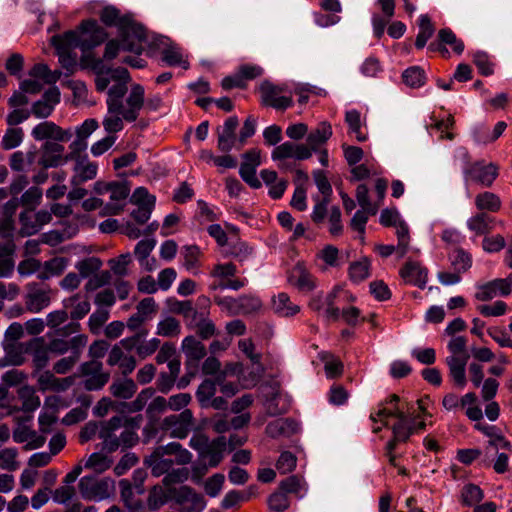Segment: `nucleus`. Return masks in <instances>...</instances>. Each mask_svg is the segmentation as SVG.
I'll return each instance as SVG.
<instances>
[{
	"label": "nucleus",
	"mask_w": 512,
	"mask_h": 512,
	"mask_svg": "<svg viewBox=\"0 0 512 512\" xmlns=\"http://www.w3.org/2000/svg\"><path fill=\"white\" fill-rule=\"evenodd\" d=\"M84 61L96 75L97 91L107 90V113L102 121L105 131L116 133L123 129L124 121H136L144 107V87L134 83L128 90L127 84L131 77L126 68H109L103 60L93 57H87Z\"/></svg>",
	"instance_id": "obj_1"
},
{
	"label": "nucleus",
	"mask_w": 512,
	"mask_h": 512,
	"mask_svg": "<svg viewBox=\"0 0 512 512\" xmlns=\"http://www.w3.org/2000/svg\"><path fill=\"white\" fill-rule=\"evenodd\" d=\"M100 19L106 26L118 29L125 50L136 55L143 52V44L147 41L146 30L131 15L121 14L115 6L108 5L101 10Z\"/></svg>",
	"instance_id": "obj_2"
},
{
	"label": "nucleus",
	"mask_w": 512,
	"mask_h": 512,
	"mask_svg": "<svg viewBox=\"0 0 512 512\" xmlns=\"http://www.w3.org/2000/svg\"><path fill=\"white\" fill-rule=\"evenodd\" d=\"M51 331L47 333L49 338L48 349L52 354L63 355L69 350L82 351L86 346L88 338L79 334L80 325L78 322H52Z\"/></svg>",
	"instance_id": "obj_3"
},
{
	"label": "nucleus",
	"mask_w": 512,
	"mask_h": 512,
	"mask_svg": "<svg viewBox=\"0 0 512 512\" xmlns=\"http://www.w3.org/2000/svg\"><path fill=\"white\" fill-rule=\"evenodd\" d=\"M52 45L57 50L59 63L67 74H72L77 68V55L72 49L80 47L79 35L75 31H68L64 35H55L51 39Z\"/></svg>",
	"instance_id": "obj_4"
},
{
	"label": "nucleus",
	"mask_w": 512,
	"mask_h": 512,
	"mask_svg": "<svg viewBox=\"0 0 512 512\" xmlns=\"http://www.w3.org/2000/svg\"><path fill=\"white\" fill-rule=\"evenodd\" d=\"M334 297V291L329 293L327 296H324L323 293H318L310 300L309 306L311 309L317 311L324 309L325 315L328 318L352 320L360 316L359 309L352 305H347L341 309L335 307L332 303Z\"/></svg>",
	"instance_id": "obj_5"
},
{
	"label": "nucleus",
	"mask_w": 512,
	"mask_h": 512,
	"mask_svg": "<svg viewBox=\"0 0 512 512\" xmlns=\"http://www.w3.org/2000/svg\"><path fill=\"white\" fill-rule=\"evenodd\" d=\"M78 489L86 500H104L110 497L113 481L109 478L99 479L96 476L87 475L79 480Z\"/></svg>",
	"instance_id": "obj_6"
},
{
	"label": "nucleus",
	"mask_w": 512,
	"mask_h": 512,
	"mask_svg": "<svg viewBox=\"0 0 512 512\" xmlns=\"http://www.w3.org/2000/svg\"><path fill=\"white\" fill-rule=\"evenodd\" d=\"M195 420L190 409H185L179 414L165 417L160 423V429L170 432L172 438L183 439L194 429Z\"/></svg>",
	"instance_id": "obj_7"
},
{
	"label": "nucleus",
	"mask_w": 512,
	"mask_h": 512,
	"mask_svg": "<svg viewBox=\"0 0 512 512\" xmlns=\"http://www.w3.org/2000/svg\"><path fill=\"white\" fill-rule=\"evenodd\" d=\"M311 157V151L304 144H296L293 142H284L276 146L272 153L271 158L273 161H279L278 167L283 170L292 169V165L288 164L286 159L306 160Z\"/></svg>",
	"instance_id": "obj_8"
},
{
	"label": "nucleus",
	"mask_w": 512,
	"mask_h": 512,
	"mask_svg": "<svg viewBox=\"0 0 512 512\" xmlns=\"http://www.w3.org/2000/svg\"><path fill=\"white\" fill-rule=\"evenodd\" d=\"M238 126V118L230 116L222 126L217 127V148L219 151L229 153L233 149L240 150L243 147V145H240L239 135L236 134Z\"/></svg>",
	"instance_id": "obj_9"
},
{
	"label": "nucleus",
	"mask_w": 512,
	"mask_h": 512,
	"mask_svg": "<svg viewBox=\"0 0 512 512\" xmlns=\"http://www.w3.org/2000/svg\"><path fill=\"white\" fill-rule=\"evenodd\" d=\"M498 177V167L494 163L485 164L483 160L473 162L472 166L463 174L466 186L470 182L490 187Z\"/></svg>",
	"instance_id": "obj_10"
},
{
	"label": "nucleus",
	"mask_w": 512,
	"mask_h": 512,
	"mask_svg": "<svg viewBox=\"0 0 512 512\" xmlns=\"http://www.w3.org/2000/svg\"><path fill=\"white\" fill-rule=\"evenodd\" d=\"M60 141H46L40 150L39 165L43 169L56 168L73 159V154H65V147Z\"/></svg>",
	"instance_id": "obj_11"
},
{
	"label": "nucleus",
	"mask_w": 512,
	"mask_h": 512,
	"mask_svg": "<svg viewBox=\"0 0 512 512\" xmlns=\"http://www.w3.org/2000/svg\"><path fill=\"white\" fill-rule=\"evenodd\" d=\"M90 311L89 301L80 296H72L63 302V310L50 313L47 320H79L87 315Z\"/></svg>",
	"instance_id": "obj_12"
},
{
	"label": "nucleus",
	"mask_w": 512,
	"mask_h": 512,
	"mask_svg": "<svg viewBox=\"0 0 512 512\" xmlns=\"http://www.w3.org/2000/svg\"><path fill=\"white\" fill-rule=\"evenodd\" d=\"M52 220L51 212L46 209L38 211L24 209L19 215L20 234L31 236L38 233L44 225Z\"/></svg>",
	"instance_id": "obj_13"
},
{
	"label": "nucleus",
	"mask_w": 512,
	"mask_h": 512,
	"mask_svg": "<svg viewBox=\"0 0 512 512\" xmlns=\"http://www.w3.org/2000/svg\"><path fill=\"white\" fill-rule=\"evenodd\" d=\"M155 201V197L145 187L136 188L130 198V202L137 206L131 213L133 219L139 224L147 222L155 207Z\"/></svg>",
	"instance_id": "obj_14"
},
{
	"label": "nucleus",
	"mask_w": 512,
	"mask_h": 512,
	"mask_svg": "<svg viewBox=\"0 0 512 512\" xmlns=\"http://www.w3.org/2000/svg\"><path fill=\"white\" fill-rule=\"evenodd\" d=\"M83 38L79 36L80 48L87 50L103 43L108 38L107 31L96 20L88 19L81 23Z\"/></svg>",
	"instance_id": "obj_15"
},
{
	"label": "nucleus",
	"mask_w": 512,
	"mask_h": 512,
	"mask_svg": "<svg viewBox=\"0 0 512 512\" xmlns=\"http://www.w3.org/2000/svg\"><path fill=\"white\" fill-rule=\"evenodd\" d=\"M263 102L275 109L284 110L292 105V97L286 94L285 86H277L269 82L261 85Z\"/></svg>",
	"instance_id": "obj_16"
},
{
	"label": "nucleus",
	"mask_w": 512,
	"mask_h": 512,
	"mask_svg": "<svg viewBox=\"0 0 512 512\" xmlns=\"http://www.w3.org/2000/svg\"><path fill=\"white\" fill-rule=\"evenodd\" d=\"M122 421V417L114 416L108 421L100 422L98 436L103 441L102 449L108 453L115 452L120 447V439L115 432L122 426Z\"/></svg>",
	"instance_id": "obj_17"
},
{
	"label": "nucleus",
	"mask_w": 512,
	"mask_h": 512,
	"mask_svg": "<svg viewBox=\"0 0 512 512\" xmlns=\"http://www.w3.org/2000/svg\"><path fill=\"white\" fill-rule=\"evenodd\" d=\"M472 266V256L462 248H456L450 253V286L461 281V273Z\"/></svg>",
	"instance_id": "obj_18"
},
{
	"label": "nucleus",
	"mask_w": 512,
	"mask_h": 512,
	"mask_svg": "<svg viewBox=\"0 0 512 512\" xmlns=\"http://www.w3.org/2000/svg\"><path fill=\"white\" fill-rule=\"evenodd\" d=\"M27 350L31 352L32 355V366L33 373L32 375L35 377L36 373H39L43 370L49 363V353L48 344L45 342L44 337H35L29 341Z\"/></svg>",
	"instance_id": "obj_19"
},
{
	"label": "nucleus",
	"mask_w": 512,
	"mask_h": 512,
	"mask_svg": "<svg viewBox=\"0 0 512 512\" xmlns=\"http://www.w3.org/2000/svg\"><path fill=\"white\" fill-rule=\"evenodd\" d=\"M32 137L37 141H67L71 137L69 131L62 130L58 125L51 121H44L36 125L31 131Z\"/></svg>",
	"instance_id": "obj_20"
},
{
	"label": "nucleus",
	"mask_w": 512,
	"mask_h": 512,
	"mask_svg": "<svg viewBox=\"0 0 512 512\" xmlns=\"http://www.w3.org/2000/svg\"><path fill=\"white\" fill-rule=\"evenodd\" d=\"M129 192L130 189L125 183L111 182V187L109 189L110 202L104 208V215L119 214L125 206V200L128 197Z\"/></svg>",
	"instance_id": "obj_21"
},
{
	"label": "nucleus",
	"mask_w": 512,
	"mask_h": 512,
	"mask_svg": "<svg viewBox=\"0 0 512 512\" xmlns=\"http://www.w3.org/2000/svg\"><path fill=\"white\" fill-rule=\"evenodd\" d=\"M37 385L41 391H54L63 392L66 391L73 384L72 377L57 378L53 372L49 370L40 371L36 373Z\"/></svg>",
	"instance_id": "obj_22"
},
{
	"label": "nucleus",
	"mask_w": 512,
	"mask_h": 512,
	"mask_svg": "<svg viewBox=\"0 0 512 512\" xmlns=\"http://www.w3.org/2000/svg\"><path fill=\"white\" fill-rule=\"evenodd\" d=\"M27 288L25 304L29 312L38 313L49 305L50 296L46 289L39 288L37 283H29Z\"/></svg>",
	"instance_id": "obj_23"
},
{
	"label": "nucleus",
	"mask_w": 512,
	"mask_h": 512,
	"mask_svg": "<svg viewBox=\"0 0 512 512\" xmlns=\"http://www.w3.org/2000/svg\"><path fill=\"white\" fill-rule=\"evenodd\" d=\"M98 166L96 163L89 161L87 156L76 158L74 166V175L71 178V185L78 186L82 183L92 180L96 177Z\"/></svg>",
	"instance_id": "obj_24"
},
{
	"label": "nucleus",
	"mask_w": 512,
	"mask_h": 512,
	"mask_svg": "<svg viewBox=\"0 0 512 512\" xmlns=\"http://www.w3.org/2000/svg\"><path fill=\"white\" fill-rule=\"evenodd\" d=\"M300 430L299 424L291 418H279L267 424L265 432L271 438L291 437Z\"/></svg>",
	"instance_id": "obj_25"
},
{
	"label": "nucleus",
	"mask_w": 512,
	"mask_h": 512,
	"mask_svg": "<svg viewBox=\"0 0 512 512\" xmlns=\"http://www.w3.org/2000/svg\"><path fill=\"white\" fill-rule=\"evenodd\" d=\"M291 283L302 292L316 289L317 280L302 263H297L290 275Z\"/></svg>",
	"instance_id": "obj_26"
},
{
	"label": "nucleus",
	"mask_w": 512,
	"mask_h": 512,
	"mask_svg": "<svg viewBox=\"0 0 512 512\" xmlns=\"http://www.w3.org/2000/svg\"><path fill=\"white\" fill-rule=\"evenodd\" d=\"M405 283L423 288L427 282V270L419 262L408 261L400 270Z\"/></svg>",
	"instance_id": "obj_27"
},
{
	"label": "nucleus",
	"mask_w": 512,
	"mask_h": 512,
	"mask_svg": "<svg viewBox=\"0 0 512 512\" xmlns=\"http://www.w3.org/2000/svg\"><path fill=\"white\" fill-rule=\"evenodd\" d=\"M271 308L277 316L282 318H291L300 312V307L293 303L285 292H280L272 297Z\"/></svg>",
	"instance_id": "obj_28"
},
{
	"label": "nucleus",
	"mask_w": 512,
	"mask_h": 512,
	"mask_svg": "<svg viewBox=\"0 0 512 512\" xmlns=\"http://www.w3.org/2000/svg\"><path fill=\"white\" fill-rule=\"evenodd\" d=\"M227 448V440L225 436L213 439L208 447L204 450L200 457L207 460V465L217 467L224 458V452Z\"/></svg>",
	"instance_id": "obj_29"
},
{
	"label": "nucleus",
	"mask_w": 512,
	"mask_h": 512,
	"mask_svg": "<svg viewBox=\"0 0 512 512\" xmlns=\"http://www.w3.org/2000/svg\"><path fill=\"white\" fill-rule=\"evenodd\" d=\"M115 303L114 292L110 289L100 291L95 296L96 311L89 320H107L110 316V308Z\"/></svg>",
	"instance_id": "obj_30"
},
{
	"label": "nucleus",
	"mask_w": 512,
	"mask_h": 512,
	"mask_svg": "<svg viewBox=\"0 0 512 512\" xmlns=\"http://www.w3.org/2000/svg\"><path fill=\"white\" fill-rule=\"evenodd\" d=\"M182 348L188 360L186 365H192L194 369L198 367V361L206 356L205 346L193 336H187L182 343Z\"/></svg>",
	"instance_id": "obj_31"
},
{
	"label": "nucleus",
	"mask_w": 512,
	"mask_h": 512,
	"mask_svg": "<svg viewBox=\"0 0 512 512\" xmlns=\"http://www.w3.org/2000/svg\"><path fill=\"white\" fill-rule=\"evenodd\" d=\"M181 362L174 358L168 363L169 372H160L156 381L157 389L162 393H168L174 386L180 373Z\"/></svg>",
	"instance_id": "obj_32"
},
{
	"label": "nucleus",
	"mask_w": 512,
	"mask_h": 512,
	"mask_svg": "<svg viewBox=\"0 0 512 512\" xmlns=\"http://www.w3.org/2000/svg\"><path fill=\"white\" fill-rule=\"evenodd\" d=\"M393 437L388 442L389 450H395L399 443H406L410 436L416 432L414 420L411 419L407 422H396L392 427Z\"/></svg>",
	"instance_id": "obj_33"
},
{
	"label": "nucleus",
	"mask_w": 512,
	"mask_h": 512,
	"mask_svg": "<svg viewBox=\"0 0 512 512\" xmlns=\"http://www.w3.org/2000/svg\"><path fill=\"white\" fill-rule=\"evenodd\" d=\"M120 495L130 512H139L144 508L142 500L135 495L132 484L127 479L119 481Z\"/></svg>",
	"instance_id": "obj_34"
},
{
	"label": "nucleus",
	"mask_w": 512,
	"mask_h": 512,
	"mask_svg": "<svg viewBox=\"0 0 512 512\" xmlns=\"http://www.w3.org/2000/svg\"><path fill=\"white\" fill-rule=\"evenodd\" d=\"M484 498L483 490L476 484L467 483L465 484L458 495V501L467 507H474L480 503Z\"/></svg>",
	"instance_id": "obj_35"
},
{
	"label": "nucleus",
	"mask_w": 512,
	"mask_h": 512,
	"mask_svg": "<svg viewBox=\"0 0 512 512\" xmlns=\"http://www.w3.org/2000/svg\"><path fill=\"white\" fill-rule=\"evenodd\" d=\"M332 135L331 125L327 122H322L318 125V127L312 131L307 137L306 145L309 150L317 151L318 148L324 144Z\"/></svg>",
	"instance_id": "obj_36"
},
{
	"label": "nucleus",
	"mask_w": 512,
	"mask_h": 512,
	"mask_svg": "<svg viewBox=\"0 0 512 512\" xmlns=\"http://www.w3.org/2000/svg\"><path fill=\"white\" fill-rule=\"evenodd\" d=\"M181 255L184 259V268L193 275H198L200 273L199 267L201 256V251L199 247L196 245H186L182 247Z\"/></svg>",
	"instance_id": "obj_37"
},
{
	"label": "nucleus",
	"mask_w": 512,
	"mask_h": 512,
	"mask_svg": "<svg viewBox=\"0 0 512 512\" xmlns=\"http://www.w3.org/2000/svg\"><path fill=\"white\" fill-rule=\"evenodd\" d=\"M472 61L482 76L489 77L494 74L496 60L495 57L488 52L482 50L476 51L472 56Z\"/></svg>",
	"instance_id": "obj_38"
},
{
	"label": "nucleus",
	"mask_w": 512,
	"mask_h": 512,
	"mask_svg": "<svg viewBox=\"0 0 512 512\" xmlns=\"http://www.w3.org/2000/svg\"><path fill=\"white\" fill-rule=\"evenodd\" d=\"M110 392L114 397L130 399L137 391V385L130 378L117 379L110 385Z\"/></svg>",
	"instance_id": "obj_39"
},
{
	"label": "nucleus",
	"mask_w": 512,
	"mask_h": 512,
	"mask_svg": "<svg viewBox=\"0 0 512 512\" xmlns=\"http://www.w3.org/2000/svg\"><path fill=\"white\" fill-rule=\"evenodd\" d=\"M35 152L16 151L9 158V166L15 172H26L35 160Z\"/></svg>",
	"instance_id": "obj_40"
},
{
	"label": "nucleus",
	"mask_w": 512,
	"mask_h": 512,
	"mask_svg": "<svg viewBox=\"0 0 512 512\" xmlns=\"http://www.w3.org/2000/svg\"><path fill=\"white\" fill-rule=\"evenodd\" d=\"M418 27L419 31L416 37L415 46L417 49H422L425 47L427 41L434 34L435 28L432 25L429 16L426 14H422L419 16Z\"/></svg>",
	"instance_id": "obj_41"
},
{
	"label": "nucleus",
	"mask_w": 512,
	"mask_h": 512,
	"mask_svg": "<svg viewBox=\"0 0 512 512\" xmlns=\"http://www.w3.org/2000/svg\"><path fill=\"white\" fill-rule=\"evenodd\" d=\"M475 205L479 211L494 213L501 208V200L496 194L485 191L476 196Z\"/></svg>",
	"instance_id": "obj_42"
},
{
	"label": "nucleus",
	"mask_w": 512,
	"mask_h": 512,
	"mask_svg": "<svg viewBox=\"0 0 512 512\" xmlns=\"http://www.w3.org/2000/svg\"><path fill=\"white\" fill-rule=\"evenodd\" d=\"M18 396L22 401V406L18 410L30 413L40 406V398L35 394V390L30 386L21 387L18 390Z\"/></svg>",
	"instance_id": "obj_43"
},
{
	"label": "nucleus",
	"mask_w": 512,
	"mask_h": 512,
	"mask_svg": "<svg viewBox=\"0 0 512 512\" xmlns=\"http://www.w3.org/2000/svg\"><path fill=\"white\" fill-rule=\"evenodd\" d=\"M345 121L349 127V134L353 135L360 142L367 139V134L362 128L361 115L357 110L347 111Z\"/></svg>",
	"instance_id": "obj_44"
},
{
	"label": "nucleus",
	"mask_w": 512,
	"mask_h": 512,
	"mask_svg": "<svg viewBox=\"0 0 512 512\" xmlns=\"http://www.w3.org/2000/svg\"><path fill=\"white\" fill-rule=\"evenodd\" d=\"M158 305L152 297L141 300L137 305V313L129 318V320H145L156 317Z\"/></svg>",
	"instance_id": "obj_45"
},
{
	"label": "nucleus",
	"mask_w": 512,
	"mask_h": 512,
	"mask_svg": "<svg viewBox=\"0 0 512 512\" xmlns=\"http://www.w3.org/2000/svg\"><path fill=\"white\" fill-rule=\"evenodd\" d=\"M217 378L215 380L205 379L196 391V398L202 408H208V403L216 393Z\"/></svg>",
	"instance_id": "obj_46"
},
{
	"label": "nucleus",
	"mask_w": 512,
	"mask_h": 512,
	"mask_svg": "<svg viewBox=\"0 0 512 512\" xmlns=\"http://www.w3.org/2000/svg\"><path fill=\"white\" fill-rule=\"evenodd\" d=\"M144 463L151 467V472L154 476L159 477L171 469L174 461L171 459H165L164 456L152 457V453L147 456Z\"/></svg>",
	"instance_id": "obj_47"
},
{
	"label": "nucleus",
	"mask_w": 512,
	"mask_h": 512,
	"mask_svg": "<svg viewBox=\"0 0 512 512\" xmlns=\"http://www.w3.org/2000/svg\"><path fill=\"white\" fill-rule=\"evenodd\" d=\"M169 499V495L164 490V488L160 485L153 486L147 498V506L151 511H156L160 509L165 503H167Z\"/></svg>",
	"instance_id": "obj_48"
},
{
	"label": "nucleus",
	"mask_w": 512,
	"mask_h": 512,
	"mask_svg": "<svg viewBox=\"0 0 512 512\" xmlns=\"http://www.w3.org/2000/svg\"><path fill=\"white\" fill-rule=\"evenodd\" d=\"M102 267V261L97 257H88L75 264L81 278H89Z\"/></svg>",
	"instance_id": "obj_49"
},
{
	"label": "nucleus",
	"mask_w": 512,
	"mask_h": 512,
	"mask_svg": "<svg viewBox=\"0 0 512 512\" xmlns=\"http://www.w3.org/2000/svg\"><path fill=\"white\" fill-rule=\"evenodd\" d=\"M163 61L169 66H181L183 69H188L189 63L184 58L181 50L177 47L170 46L162 52Z\"/></svg>",
	"instance_id": "obj_50"
},
{
	"label": "nucleus",
	"mask_w": 512,
	"mask_h": 512,
	"mask_svg": "<svg viewBox=\"0 0 512 512\" xmlns=\"http://www.w3.org/2000/svg\"><path fill=\"white\" fill-rule=\"evenodd\" d=\"M369 274L370 262L366 258L355 261L349 266V277L355 283L362 282L369 276Z\"/></svg>",
	"instance_id": "obj_51"
},
{
	"label": "nucleus",
	"mask_w": 512,
	"mask_h": 512,
	"mask_svg": "<svg viewBox=\"0 0 512 512\" xmlns=\"http://www.w3.org/2000/svg\"><path fill=\"white\" fill-rule=\"evenodd\" d=\"M42 189L33 186L27 189L20 198V205L25 209L35 210L37 206L41 204L42 201Z\"/></svg>",
	"instance_id": "obj_52"
},
{
	"label": "nucleus",
	"mask_w": 512,
	"mask_h": 512,
	"mask_svg": "<svg viewBox=\"0 0 512 512\" xmlns=\"http://www.w3.org/2000/svg\"><path fill=\"white\" fill-rule=\"evenodd\" d=\"M239 315H251L262 308V301L255 295L238 297Z\"/></svg>",
	"instance_id": "obj_53"
},
{
	"label": "nucleus",
	"mask_w": 512,
	"mask_h": 512,
	"mask_svg": "<svg viewBox=\"0 0 512 512\" xmlns=\"http://www.w3.org/2000/svg\"><path fill=\"white\" fill-rule=\"evenodd\" d=\"M68 266V259L64 257H55L44 263L45 273L40 275L41 279H47L51 276H58L64 272Z\"/></svg>",
	"instance_id": "obj_54"
},
{
	"label": "nucleus",
	"mask_w": 512,
	"mask_h": 512,
	"mask_svg": "<svg viewBox=\"0 0 512 512\" xmlns=\"http://www.w3.org/2000/svg\"><path fill=\"white\" fill-rule=\"evenodd\" d=\"M402 78H403L404 83L407 86H410L412 88L421 87L425 83L424 70H422L418 66H412V67L407 68L403 72Z\"/></svg>",
	"instance_id": "obj_55"
},
{
	"label": "nucleus",
	"mask_w": 512,
	"mask_h": 512,
	"mask_svg": "<svg viewBox=\"0 0 512 512\" xmlns=\"http://www.w3.org/2000/svg\"><path fill=\"white\" fill-rule=\"evenodd\" d=\"M153 394V388H146L142 390L137 395L136 399L133 400L132 402H122L120 405L122 406L123 409H126L128 412H138L145 407L147 401L153 396Z\"/></svg>",
	"instance_id": "obj_56"
},
{
	"label": "nucleus",
	"mask_w": 512,
	"mask_h": 512,
	"mask_svg": "<svg viewBox=\"0 0 512 512\" xmlns=\"http://www.w3.org/2000/svg\"><path fill=\"white\" fill-rule=\"evenodd\" d=\"M266 410L269 415L276 416L288 410V404L282 400L279 391H273L266 401Z\"/></svg>",
	"instance_id": "obj_57"
},
{
	"label": "nucleus",
	"mask_w": 512,
	"mask_h": 512,
	"mask_svg": "<svg viewBox=\"0 0 512 512\" xmlns=\"http://www.w3.org/2000/svg\"><path fill=\"white\" fill-rule=\"evenodd\" d=\"M22 128H9L6 130L2 140L1 146L5 150H11L18 147L23 141Z\"/></svg>",
	"instance_id": "obj_58"
},
{
	"label": "nucleus",
	"mask_w": 512,
	"mask_h": 512,
	"mask_svg": "<svg viewBox=\"0 0 512 512\" xmlns=\"http://www.w3.org/2000/svg\"><path fill=\"white\" fill-rule=\"evenodd\" d=\"M141 323L142 322H130L128 324L129 329L132 331H135L136 333L133 336L123 339L121 341V344L123 345V347L125 349L131 350L134 347L137 348L141 339L147 335L148 331L146 329L140 327Z\"/></svg>",
	"instance_id": "obj_59"
},
{
	"label": "nucleus",
	"mask_w": 512,
	"mask_h": 512,
	"mask_svg": "<svg viewBox=\"0 0 512 512\" xmlns=\"http://www.w3.org/2000/svg\"><path fill=\"white\" fill-rule=\"evenodd\" d=\"M396 235L398 238L397 254L403 257L408 251L409 245V228L404 222H399L395 225Z\"/></svg>",
	"instance_id": "obj_60"
},
{
	"label": "nucleus",
	"mask_w": 512,
	"mask_h": 512,
	"mask_svg": "<svg viewBox=\"0 0 512 512\" xmlns=\"http://www.w3.org/2000/svg\"><path fill=\"white\" fill-rule=\"evenodd\" d=\"M86 379L83 381V387L87 391H96L102 389L110 379V373H98L94 375L85 376Z\"/></svg>",
	"instance_id": "obj_61"
},
{
	"label": "nucleus",
	"mask_w": 512,
	"mask_h": 512,
	"mask_svg": "<svg viewBox=\"0 0 512 512\" xmlns=\"http://www.w3.org/2000/svg\"><path fill=\"white\" fill-rule=\"evenodd\" d=\"M507 304L498 300L491 304H481L477 306V310L483 317H499L505 314Z\"/></svg>",
	"instance_id": "obj_62"
},
{
	"label": "nucleus",
	"mask_w": 512,
	"mask_h": 512,
	"mask_svg": "<svg viewBox=\"0 0 512 512\" xmlns=\"http://www.w3.org/2000/svg\"><path fill=\"white\" fill-rule=\"evenodd\" d=\"M111 461L101 453H93L85 463V468L93 469L97 473H102L110 468Z\"/></svg>",
	"instance_id": "obj_63"
},
{
	"label": "nucleus",
	"mask_w": 512,
	"mask_h": 512,
	"mask_svg": "<svg viewBox=\"0 0 512 512\" xmlns=\"http://www.w3.org/2000/svg\"><path fill=\"white\" fill-rule=\"evenodd\" d=\"M214 302L220 307V309L226 313L227 316L239 315V302L238 298L229 296L220 297L216 296Z\"/></svg>",
	"instance_id": "obj_64"
}]
</instances>
